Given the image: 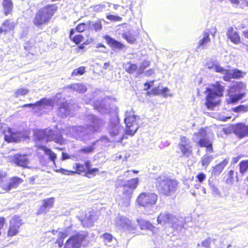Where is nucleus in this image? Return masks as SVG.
<instances>
[{
	"instance_id": "nucleus-1",
	"label": "nucleus",
	"mask_w": 248,
	"mask_h": 248,
	"mask_svg": "<svg viewBox=\"0 0 248 248\" xmlns=\"http://www.w3.org/2000/svg\"><path fill=\"white\" fill-rule=\"evenodd\" d=\"M90 124L84 128L82 126H74L64 129V133L69 137L85 141L91 138V134L98 131L102 126L103 121L93 115L88 116Z\"/></svg>"
},
{
	"instance_id": "nucleus-2",
	"label": "nucleus",
	"mask_w": 248,
	"mask_h": 248,
	"mask_svg": "<svg viewBox=\"0 0 248 248\" xmlns=\"http://www.w3.org/2000/svg\"><path fill=\"white\" fill-rule=\"evenodd\" d=\"M211 88H207L205 92L208 93L205 97V105L208 108L218 107L221 102L219 98L223 96L224 87L219 81L210 85Z\"/></svg>"
},
{
	"instance_id": "nucleus-3",
	"label": "nucleus",
	"mask_w": 248,
	"mask_h": 248,
	"mask_svg": "<svg viewBox=\"0 0 248 248\" xmlns=\"http://www.w3.org/2000/svg\"><path fill=\"white\" fill-rule=\"evenodd\" d=\"M58 10L55 4H48L39 9L36 12L33 23L37 27L47 24Z\"/></svg>"
},
{
	"instance_id": "nucleus-4",
	"label": "nucleus",
	"mask_w": 248,
	"mask_h": 248,
	"mask_svg": "<svg viewBox=\"0 0 248 248\" xmlns=\"http://www.w3.org/2000/svg\"><path fill=\"white\" fill-rule=\"evenodd\" d=\"M139 184L138 178H132L129 180L118 179L116 184L120 186H123V197L118 200L119 204L127 207L130 204V199L132 196L133 189L136 188Z\"/></svg>"
},
{
	"instance_id": "nucleus-5",
	"label": "nucleus",
	"mask_w": 248,
	"mask_h": 248,
	"mask_svg": "<svg viewBox=\"0 0 248 248\" xmlns=\"http://www.w3.org/2000/svg\"><path fill=\"white\" fill-rule=\"evenodd\" d=\"M155 185L159 193L164 196H169L176 191L178 183L176 180L162 174L155 178Z\"/></svg>"
},
{
	"instance_id": "nucleus-6",
	"label": "nucleus",
	"mask_w": 248,
	"mask_h": 248,
	"mask_svg": "<svg viewBox=\"0 0 248 248\" xmlns=\"http://www.w3.org/2000/svg\"><path fill=\"white\" fill-rule=\"evenodd\" d=\"M157 195L154 193H141L137 198V202L140 206L144 207L147 214H152L155 212V204L157 200Z\"/></svg>"
},
{
	"instance_id": "nucleus-7",
	"label": "nucleus",
	"mask_w": 248,
	"mask_h": 248,
	"mask_svg": "<svg viewBox=\"0 0 248 248\" xmlns=\"http://www.w3.org/2000/svg\"><path fill=\"white\" fill-rule=\"evenodd\" d=\"M132 112V111H131L130 113L127 111L124 118L125 124V134L131 136H133L136 133L139 128L140 122V117L135 115L134 112L131 114Z\"/></svg>"
},
{
	"instance_id": "nucleus-8",
	"label": "nucleus",
	"mask_w": 248,
	"mask_h": 248,
	"mask_svg": "<svg viewBox=\"0 0 248 248\" xmlns=\"http://www.w3.org/2000/svg\"><path fill=\"white\" fill-rule=\"evenodd\" d=\"M34 136L36 139L39 140H46L48 142L54 141L57 143L62 144L64 140L61 134H55L49 128L44 130H37L34 132Z\"/></svg>"
},
{
	"instance_id": "nucleus-9",
	"label": "nucleus",
	"mask_w": 248,
	"mask_h": 248,
	"mask_svg": "<svg viewBox=\"0 0 248 248\" xmlns=\"http://www.w3.org/2000/svg\"><path fill=\"white\" fill-rule=\"evenodd\" d=\"M88 233L83 232L70 236L65 243L64 248H80L86 247L89 243Z\"/></svg>"
},
{
	"instance_id": "nucleus-10",
	"label": "nucleus",
	"mask_w": 248,
	"mask_h": 248,
	"mask_svg": "<svg viewBox=\"0 0 248 248\" xmlns=\"http://www.w3.org/2000/svg\"><path fill=\"white\" fill-rule=\"evenodd\" d=\"M108 130L112 141L120 142L123 140V127L119 124L117 117L111 119Z\"/></svg>"
},
{
	"instance_id": "nucleus-11",
	"label": "nucleus",
	"mask_w": 248,
	"mask_h": 248,
	"mask_svg": "<svg viewBox=\"0 0 248 248\" xmlns=\"http://www.w3.org/2000/svg\"><path fill=\"white\" fill-rule=\"evenodd\" d=\"M206 132L204 129H201L198 133H195L193 137V140L198 143L201 147L206 148L207 152H213L212 144L210 141L206 138Z\"/></svg>"
},
{
	"instance_id": "nucleus-12",
	"label": "nucleus",
	"mask_w": 248,
	"mask_h": 248,
	"mask_svg": "<svg viewBox=\"0 0 248 248\" xmlns=\"http://www.w3.org/2000/svg\"><path fill=\"white\" fill-rule=\"evenodd\" d=\"M115 225L121 229L128 231L130 232L135 233L137 230L136 226L128 218L118 215L115 220Z\"/></svg>"
},
{
	"instance_id": "nucleus-13",
	"label": "nucleus",
	"mask_w": 248,
	"mask_h": 248,
	"mask_svg": "<svg viewBox=\"0 0 248 248\" xmlns=\"http://www.w3.org/2000/svg\"><path fill=\"white\" fill-rule=\"evenodd\" d=\"M8 161L15 164L17 166L23 168H28L29 164V159L26 154H16L10 155L7 156Z\"/></svg>"
},
{
	"instance_id": "nucleus-14",
	"label": "nucleus",
	"mask_w": 248,
	"mask_h": 248,
	"mask_svg": "<svg viewBox=\"0 0 248 248\" xmlns=\"http://www.w3.org/2000/svg\"><path fill=\"white\" fill-rule=\"evenodd\" d=\"M97 218V212L94 210L86 212L84 217L79 218L83 226L87 228L93 226Z\"/></svg>"
},
{
	"instance_id": "nucleus-15",
	"label": "nucleus",
	"mask_w": 248,
	"mask_h": 248,
	"mask_svg": "<svg viewBox=\"0 0 248 248\" xmlns=\"http://www.w3.org/2000/svg\"><path fill=\"white\" fill-rule=\"evenodd\" d=\"M4 140L8 142H18L24 138V133L21 132L13 131L11 128H8L4 130Z\"/></svg>"
},
{
	"instance_id": "nucleus-16",
	"label": "nucleus",
	"mask_w": 248,
	"mask_h": 248,
	"mask_svg": "<svg viewBox=\"0 0 248 248\" xmlns=\"http://www.w3.org/2000/svg\"><path fill=\"white\" fill-rule=\"evenodd\" d=\"M176 220V215L169 213L168 212H161L158 215L157 218L158 224L161 225L166 224H171Z\"/></svg>"
},
{
	"instance_id": "nucleus-17",
	"label": "nucleus",
	"mask_w": 248,
	"mask_h": 248,
	"mask_svg": "<svg viewBox=\"0 0 248 248\" xmlns=\"http://www.w3.org/2000/svg\"><path fill=\"white\" fill-rule=\"evenodd\" d=\"M178 148L183 155L189 156L192 153L190 140L185 137H181Z\"/></svg>"
},
{
	"instance_id": "nucleus-18",
	"label": "nucleus",
	"mask_w": 248,
	"mask_h": 248,
	"mask_svg": "<svg viewBox=\"0 0 248 248\" xmlns=\"http://www.w3.org/2000/svg\"><path fill=\"white\" fill-rule=\"evenodd\" d=\"M233 132L239 138L248 137V124L239 123L233 126Z\"/></svg>"
},
{
	"instance_id": "nucleus-19",
	"label": "nucleus",
	"mask_w": 248,
	"mask_h": 248,
	"mask_svg": "<svg viewBox=\"0 0 248 248\" xmlns=\"http://www.w3.org/2000/svg\"><path fill=\"white\" fill-rule=\"evenodd\" d=\"M22 224L21 220L18 216H14L10 221L8 235L13 236L18 233V229Z\"/></svg>"
},
{
	"instance_id": "nucleus-20",
	"label": "nucleus",
	"mask_w": 248,
	"mask_h": 248,
	"mask_svg": "<svg viewBox=\"0 0 248 248\" xmlns=\"http://www.w3.org/2000/svg\"><path fill=\"white\" fill-rule=\"evenodd\" d=\"M16 26L14 22L11 21L10 19H6L3 21L0 26V36L2 34L6 35L10 31H14Z\"/></svg>"
},
{
	"instance_id": "nucleus-21",
	"label": "nucleus",
	"mask_w": 248,
	"mask_h": 248,
	"mask_svg": "<svg viewBox=\"0 0 248 248\" xmlns=\"http://www.w3.org/2000/svg\"><path fill=\"white\" fill-rule=\"evenodd\" d=\"M103 38L106 40L107 44L112 49H117L118 50H123L125 48V45L113 38L108 35H106L103 36Z\"/></svg>"
},
{
	"instance_id": "nucleus-22",
	"label": "nucleus",
	"mask_w": 248,
	"mask_h": 248,
	"mask_svg": "<svg viewBox=\"0 0 248 248\" xmlns=\"http://www.w3.org/2000/svg\"><path fill=\"white\" fill-rule=\"evenodd\" d=\"M227 37L234 44H239L241 42V37L238 32L233 27H230L227 31Z\"/></svg>"
},
{
	"instance_id": "nucleus-23",
	"label": "nucleus",
	"mask_w": 248,
	"mask_h": 248,
	"mask_svg": "<svg viewBox=\"0 0 248 248\" xmlns=\"http://www.w3.org/2000/svg\"><path fill=\"white\" fill-rule=\"evenodd\" d=\"M54 201V198H47L44 200L42 201L43 205L38 209L37 214L46 213L49 209L52 207Z\"/></svg>"
},
{
	"instance_id": "nucleus-24",
	"label": "nucleus",
	"mask_w": 248,
	"mask_h": 248,
	"mask_svg": "<svg viewBox=\"0 0 248 248\" xmlns=\"http://www.w3.org/2000/svg\"><path fill=\"white\" fill-rule=\"evenodd\" d=\"M1 6L4 16L12 15L14 9V3L12 0H2Z\"/></svg>"
},
{
	"instance_id": "nucleus-25",
	"label": "nucleus",
	"mask_w": 248,
	"mask_h": 248,
	"mask_svg": "<svg viewBox=\"0 0 248 248\" xmlns=\"http://www.w3.org/2000/svg\"><path fill=\"white\" fill-rule=\"evenodd\" d=\"M122 36L128 43L134 44L137 43V38L139 37V33H133L129 30L126 32H123Z\"/></svg>"
},
{
	"instance_id": "nucleus-26",
	"label": "nucleus",
	"mask_w": 248,
	"mask_h": 248,
	"mask_svg": "<svg viewBox=\"0 0 248 248\" xmlns=\"http://www.w3.org/2000/svg\"><path fill=\"white\" fill-rule=\"evenodd\" d=\"M74 29H71L69 31V39L77 45L80 44L84 40V36L81 34H77L75 35Z\"/></svg>"
},
{
	"instance_id": "nucleus-27",
	"label": "nucleus",
	"mask_w": 248,
	"mask_h": 248,
	"mask_svg": "<svg viewBox=\"0 0 248 248\" xmlns=\"http://www.w3.org/2000/svg\"><path fill=\"white\" fill-rule=\"evenodd\" d=\"M190 219L189 217L184 218L176 215V220L173 222L172 227L177 230H180L183 228L187 227L186 225V222Z\"/></svg>"
},
{
	"instance_id": "nucleus-28",
	"label": "nucleus",
	"mask_w": 248,
	"mask_h": 248,
	"mask_svg": "<svg viewBox=\"0 0 248 248\" xmlns=\"http://www.w3.org/2000/svg\"><path fill=\"white\" fill-rule=\"evenodd\" d=\"M22 182L23 180L22 179L17 177H13L12 179H11L10 182L7 181L6 186V187H7L5 188L4 191L8 192L14 188H16L18 185Z\"/></svg>"
},
{
	"instance_id": "nucleus-29",
	"label": "nucleus",
	"mask_w": 248,
	"mask_h": 248,
	"mask_svg": "<svg viewBox=\"0 0 248 248\" xmlns=\"http://www.w3.org/2000/svg\"><path fill=\"white\" fill-rule=\"evenodd\" d=\"M137 222L141 230H148L153 232H155V227L149 221L142 218L137 219Z\"/></svg>"
},
{
	"instance_id": "nucleus-30",
	"label": "nucleus",
	"mask_w": 248,
	"mask_h": 248,
	"mask_svg": "<svg viewBox=\"0 0 248 248\" xmlns=\"http://www.w3.org/2000/svg\"><path fill=\"white\" fill-rule=\"evenodd\" d=\"M229 159L225 158L222 161L219 163L216 166L213 167V170L212 173L215 175H219L223 171L225 167L228 163Z\"/></svg>"
},
{
	"instance_id": "nucleus-31",
	"label": "nucleus",
	"mask_w": 248,
	"mask_h": 248,
	"mask_svg": "<svg viewBox=\"0 0 248 248\" xmlns=\"http://www.w3.org/2000/svg\"><path fill=\"white\" fill-rule=\"evenodd\" d=\"M92 27V21H88L87 22H82L79 23L76 27L75 31H76L78 33H82L86 31L90 30Z\"/></svg>"
},
{
	"instance_id": "nucleus-32",
	"label": "nucleus",
	"mask_w": 248,
	"mask_h": 248,
	"mask_svg": "<svg viewBox=\"0 0 248 248\" xmlns=\"http://www.w3.org/2000/svg\"><path fill=\"white\" fill-rule=\"evenodd\" d=\"M52 103V100L50 99L43 98L39 101H37L35 104H26L23 105V107H32L34 106H50Z\"/></svg>"
},
{
	"instance_id": "nucleus-33",
	"label": "nucleus",
	"mask_w": 248,
	"mask_h": 248,
	"mask_svg": "<svg viewBox=\"0 0 248 248\" xmlns=\"http://www.w3.org/2000/svg\"><path fill=\"white\" fill-rule=\"evenodd\" d=\"M246 88V85L242 82H236L233 85L231 86L228 90L229 93L240 92Z\"/></svg>"
},
{
	"instance_id": "nucleus-34",
	"label": "nucleus",
	"mask_w": 248,
	"mask_h": 248,
	"mask_svg": "<svg viewBox=\"0 0 248 248\" xmlns=\"http://www.w3.org/2000/svg\"><path fill=\"white\" fill-rule=\"evenodd\" d=\"M103 237L106 245L111 247L115 245L116 240L111 234L105 233L103 235Z\"/></svg>"
},
{
	"instance_id": "nucleus-35",
	"label": "nucleus",
	"mask_w": 248,
	"mask_h": 248,
	"mask_svg": "<svg viewBox=\"0 0 248 248\" xmlns=\"http://www.w3.org/2000/svg\"><path fill=\"white\" fill-rule=\"evenodd\" d=\"M39 148L42 150L44 153L49 156V159L55 164V159L56 158V154L53 152L51 149L46 148L45 146L41 145Z\"/></svg>"
},
{
	"instance_id": "nucleus-36",
	"label": "nucleus",
	"mask_w": 248,
	"mask_h": 248,
	"mask_svg": "<svg viewBox=\"0 0 248 248\" xmlns=\"http://www.w3.org/2000/svg\"><path fill=\"white\" fill-rule=\"evenodd\" d=\"M215 158V156L213 155L206 154L201 158V163L202 166L204 168H207L210 162Z\"/></svg>"
},
{
	"instance_id": "nucleus-37",
	"label": "nucleus",
	"mask_w": 248,
	"mask_h": 248,
	"mask_svg": "<svg viewBox=\"0 0 248 248\" xmlns=\"http://www.w3.org/2000/svg\"><path fill=\"white\" fill-rule=\"evenodd\" d=\"M207 32H204L203 33V37L202 39H201L198 44V47H200L202 46L205 45L206 44L209 43L210 41V39L209 38V30L207 29Z\"/></svg>"
},
{
	"instance_id": "nucleus-38",
	"label": "nucleus",
	"mask_w": 248,
	"mask_h": 248,
	"mask_svg": "<svg viewBox=\"0 0 248 248\" xmlns=\"http://www.w3.org/2000/svg\"><path fill=\"white\" fill-rule=\"evenodd\" d=\"M8 179L6 173L2 171H0V188L5 191Z\"/></svg>"
},
{
	"instance_id": "nucleus-39",
	"label": "nucleus",
	"mask_w": 248,
	"mask_h": 248,
	"mask_svg": "<svg viewBox=\"0 0 248 248\" xmlns=\"http://www.w3.org/2000/svg\"><path fill=\"white\" fill-rule=\"evenodd\" d=\"M138 69L136 64L132 63L131 62H128L125 66V71L129 74H132L136 72Z\"/></svg>"
},
{
	"instance_id": "nucleus-40",
	"label": "nucleus",
	"mask_w": 248,
	"mask_h": 248,
	"mask_svg": "<svg viewBox=\"0 0 248 248\" xmlns=\"http://www.w3.org/2000/svg\"><path fill=\"white\" fill-rule=\"evenodd\" d=\"M239 166L240 173L243 175L248 171V160L241 161Z\"/></svg>"
},
{
	"instance_id": "nucleus-41",
	"label": "nucleus",
	"mask_w": 248,
	"mask_h": 248,
	"mask_svg": "<svg viewBox=\"0 0 248 248\" xmlns=\"http://www.w3.org/2000/svg\"><path fill=\"white\" fill-rule=\"evenodd\" d=\"M68 88L81 92H85L86 91V87H85L83 85L79 83L71 84L68 86Z\"/></svg>"
},
{
	"instance_id": "nucleus-42",
	"label": "nucleus",
	"mask_w": 248,
	"mask_h": 248,
	"mask_svg": "<svg viewBox=\"0 0 248 248\" xmlns=\"http://www.w3.org/2000/svg\"><path fill=\"white\" fill-rule=\"evenodd\" d=\"M96 141H94L92 143L91 145L87 147H84L79 150V153H84L87 154L93 153L94 149V146L96 144Z\"/></svg>"
},
{
	"instance_id": "nucleus-43",
	"label": "nucleus",
	"mask_w": 248,
	"mask_h": 248,
	"mask_svg": "<svg viewBox=\"0 0 248 248\" xmlns=\"http://www.w3.org/2000/svg\"><path fill=\"white\" fill-rule=\"evenodd\" d=\"M244 94L240 93L238 94H235L234 95H231L230 98L226 100V103L227 104H231L236 103L239 100L242 98Z\"/></svg>"
},
{
	"instance_id": "nucleus-44",
	"label": "nucleus",
	"mask_w": 248,
	"mask_h": 248,
	"mask_svg": "<svg viewBox=\"0 0 248 248\" xmlns=\"http://www.w3.org/2000/svg\"><path fill=\"white\" fill-rule=\"evenodd\" d=\"M85 73V67L84 66H80L77 69H74L71 73L72 77H76L81 76Z\"/></svg>"
},
{
	"instance_id": "nucleus-45",
	"label": "nucleus",
	"mask_w": 248,
	"mask_h": 248,
	"mask_svg": "<svg viewBox=\"0 0 248 248\" xmlns=\"http://www.w3.org/2000/svg\"><path fill=\"white\" fill-rule=\"evenodd\" d=\"M245 75V73L238 69H234L232 70V78L233 79H239L244 77Z\"/></svg>"
},
{
	"instance_id": "nucleus-46",
	"label": "nucleus",
	"mask_w": 248,
	"mask_h": 248,
	"mask_svg": "<svg viewBox=\"0 0 248 248\" xmlns=\"http://www.w3.org/2000/svg\"><path fill=\"white\" fill-rule=\"evenodd\" d=\"M209 186H210V189L211 191L212 194L215 196V197H221V195L218 189V188L213 184H211L209 182Z\"/></svg>"
},
{
	"instance_id": "nucleus-47",
	"label": "nucleus",
	"mask_w": 248,
	"mask_h": 248,
	"mask_svg": "<svg viewBox=\"0 0 248 248\" xmlns=\"http://www.w3.org/2000/svg\"><path fill=\"white\" fill-rule=\"evenodd\" d=\"M29 93V90L26 88H19L15 93V97L17 98L21 95H24Z\"/></svg>"
},
{
	"instance_id": "nucleus-48",
	"label": "nucleus",
	"mask_w": 248,
	"mask_h": 248,
	"mask_svg": "<svg viewBox=\"0 0 248 248\" xmlns=\"http://www.w3.org/2000/svg\"><path fill=\"white\" fill-rule=\"evenodd\" d=\"M92 26H93V31L95 32L100 31L103 28V26L100 20L96 21L93 24L92 23Z\"/></svg>"
},
{
	"instance_id": "nucleus-49",
	"label": "nucleus",
	"mask_w": 248,
	"mask_h": 248,
	"mask_svg": "<svg viewBox=\"0 0 248 248\" xmlns=\"http://www.w3.org/2000/svg\"><path fill=\"white\" fill-rule=\"evenodd\" d=\"M73 168L75 169L78 173L87 171L85 166L79 163H75L73 166Z\"/></svg>"
},
{
	"instance_id": "nucleus-50",
	"label": "nucleus",
	"mask_w": 248,
	"mask_h": 248,
	"mask_svg": "<svg viewBox=\"0 0 248 248\" xmlns=\"http://www.w3.org/2000/svg\"><path fill=\"white\" fill-rule=\"evenodd\" d=\"M106 18L111 22L121 21L122 20V17L110 14L107 15Z\"/></svg>"
},
{
	"instance_id": "nucleus-51",
	"label": "nucleus",
	"mask_w": 248,
	"mask_h": 248,
	"mask_svg": "<svg viewBox=\"0 0 248 248\" xmlns=\"http://www.w3.org/2000/svg\"><path fill=\"white\" fill-rule=\"evenodd\" d=\"M224 75L223 76V79L225 81H230L232 78V73L228 69H225L223 72Z\"/></svg>"
},
{
	"instance_id": "nucleus-52",
	"label": "nucleus",
	"mask_w": 248,
	"mask_h": 248,
	"mask_svg": "<svg viewBox=\"0 0 248 248\" xmlns=\"http://www.w3.org/2000/svg\"><path fill=\"white\" fill-rule=\"evenodd\" d=\"M70 109H58L57 113L61 117L63 118L70 115Z\"/></svg>"
},
{
	"instance_id": "nucleus-53",
	"label": "nucleus",
	"mask_w": 248,
	"mask_h": 248,
	"mask_svg": "<svg viewBox=\"0 0 248 248\" xmlns=\"http://www.w3.org/2000/svg\"><path fill=\"white\" fill-rule=\"evenodd\" d=\"M214 71L217 73H220L223 74L226 69H224L223 67L220 66L219 65L215 64L213 65Z\"/></svg>"
},
{
	"instance_id": "nucleus-54",
	"label": "nucleus",
	"mask_w": 248,
	"mask_h": 248,
	"mask_svg": "<svg viewBox=\"0 0 248 248\" xmlns=\"http://www.w3.org/2000/svg\"><path fill=\"white\" fill-rule=\"evenodd\" d=\"M150 62L149 61L144 60L143 61L141 64L140 65V69L143 71L146 68L149 66Z\"/></svg>"
},
{
	"instance_id": "nucleus-55",
	"label": "nucleus",
	"mask_w": 248,
	"mask_h": 248,
	"mask_svg": "<svg viewBox=\"0 0 248 248\" xmlns=\"http://www.w3.org/2000/svg\"><path fill=\"white\" fill-rule=\"evenodd\" d=\"M148 94H152L154 95H160V90L157 87L153 88L150 92L148 93Z\"/></svg>"
},
{
	"instance_id": "nucleus-56",
	"label": "nucleus",
	"mask_w": 248,
	"mask_h": 248,
	"mask_svg": "<svg viewBox=\"0 0 248 248\" xmlns=\"http://www.w3.org/2000/svg\"><path fill=\"white\" fill-rule=\"evenodd\" d=\"M89 44V42L88 40H86V41L83 42L81 44H79L78 46L76 51L77 52H78L79 50H83L85 48V45H87Z\"/></svg>"
},
{
	"instance_id": "nucleus-57",
	"label": "nucleus",
	"mask_w": 248,
	"mask_h": 248,
	"mask_svg": "<svg viewBox=\"0 0 248 248\" xmlns=\"http://www.w3.org/2000/svg\"><path fill=\"white\" fill-rule=\"evenodd\" d=\"M169 89L167 87H164L162 89L160 90V94L164 97H167L169 95Z\"/></svg>"
},
{
	"instance_id": "nucleus-58",
	"label": "nucleus",
	"mask_w": 248,
	"mask_h": 248,
	"mask_svg": "<svg viewBox=\"0 0 248 248\" xmlns=\"http://www.w3.org/2000/svg\"><path fill=\"white\" fill-rule=\"evenodd\" d=\"M196 178L199 182L202 183L205 179L206 176L204 173H201L197 175Z\"/></svg>"
},
{
	"instance_id": "nucleus-59",
	"label": "nucleus",
	"mask_w": 248,
	"mask_h": 248,
	"mask_svg": "<svg viewBox=\"0 0 248 248\" xmlns=\"http://www.w3.org/2000/svg\"><path fill=\"white\" fill-rule=\"evenodd\" d=\"M98 171V169L97 168H93L91 169L90 168L86 171V174H93L95 172Z\"/></svg>"
},
{
	"instance_id": "nucleus-60",
	"label": "nucleus",
	"mask_w": 248,
	"mask_h": 248,
	"mask_svg": "<svg viewBox=\"0 0 248 248\" xmlns=\"http://www.w3.org/2000/svg\"><path fill=\"white\" fill-rule=\"evenodd\" d=\"M210 246V243L208 240H206L202 242V246L205 248H208Z\"/></svg>"
},
{
	"instance_id": "nucleus-61",
	"label": "nucleus",
	"mask_w": 248,
	"mask_h": 248,
	"mask_svg": "<svg viewBox=\"0 0 248 248\" xmlns=\"http://www.w3.org/2000/svg\"><path fill=\"white\" fill-rule=\"evenodd\" d=\"M59 172L63 173V174H66V172H70L71 173H76V172L74 171H69V170H64L63 169H61L59 170Z\"/></svg>"
},
{
	"instance_id": "nucleus-62",
	"label": "nucleus",
	"mask_w": 248,
	"mask_h": 248,
	"mask_svg": "<svg viewBox=\"0 0 248 248\" xmlns=\"http://www.w3.org/2000/svg\"><path fill=\"white\" fill-rule=\"evenodd\" d=\"M91 166V163L89 161H86L85 162V167L86 168V170H88Z\"/></svg>"
},
{
	"instance_id": "nucleus-63",
	"label": "nucleus",
	"mask_w": 248,
	"mask_h": 248,
	"mask_svg": "<svg viewBox=\"0 0 248 248\" xmlns=\"http://www.w3.org/2000/svg\"><path fill=\"white\" fill-rule=\"evenodd\" d=\"M144 87H145L144 88V90H148L151 88V85H150V83H148V82H145L144 84Z\"/></svg>"
},
{
	"instance_id": "nucleus-64",
	"label": "nucleus",
	"mask_w": 248,
	"mask_h": 248,
	"mask_svg": "<svg viewBox=\"0 0 248 248\" xmlns=\"http://www.w3.org/2000/svg\"><path fill=\"white\" fill-rule=\"evenodd\" d=\"M243 34L245 38L248 39V29L243 31Z\"/></svg>"
}]
</instances>
